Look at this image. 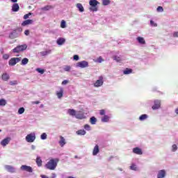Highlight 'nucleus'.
I'll return each instance as SVG.
<instances>
[{"label":"nucleus","instance_id":"nucleus-1","mask_svg":"<svg viewBox=\"0 0 178 178\" xmlns=\"http://www.w3.org/2000/svg\"><path fill=\"white\" fill-rule=\"evenodd\" d=\"M58 162H59L58 159H52L45 165L47 169H49V170H55L56 166H58Z\"/></svg>","mask_w":178,"mask_h":178},{"label":"nucleus","instance_id":"nucleus-2","mask_svg":"<svg viewBox=\"0 0 178 178\" xmlns=\"http://www.w3.org/2000/svg\"><path fill=\"white\" fill-rule=\"evenodd\" d=\"M22 31H23V29L22 28H17V29L13 30L9 34V38H11V40L17 38V37H19V35H21Z\"/></svg>","mask_w":178,"mask_h":178},{"label":"nucleus","instance_id":"nucleus-3","mask_svg":"<svg viewBox=\"0 0 178 178\" xmlns=\"http://www.w3.org/2000/svg\"><path fill=\"white\" fill-rule=\"evenodd\" d=\"M27 49V44H24L22 45H18L15 48L13 49V52L14 54H20V52H23Z\"/></svg>","mask_w":178,"mask_h":178},{"label":"nucleus","instance_id":"nucleus-4","mask_svg":"<svg viewBox=\"0 0 178 178\" xmlns=\"http://www.w3.org/2000/svg\"><path fill=\"white\" fill-rule=\"evenodd\" d=\"M99 4V2L97 0H90L89 1V5L92 7L90 8V10L92 12H97L98 10V8H97V5Z\"/></svg>","mask_w":178,"mask_h":178},{"label":"nucleus","instance_id":"nucleus-5","mask_svg":"<svg viewBox=\"0 0 178 178\" xmlns=\"http://www.w3.org/2000/svg\"><path fill=\"white\" fill-rule=\"evenodd\" d=\"M26 141H27V143H34V141H35V133L33 132L28 134L26 136Z\"/></svg>","mask_w":178,"mask_h":178},{"label":"nucleus","instance_id":"nucleus-6","mask_svg":"<svg viewBox=\"0 0 178 178\" xmlns=\"http://www.w3.org/2000/svg\"><path fill=\"white\" fill-rule=\"evenodd\" d=\"M20 60H22V57H19V58H12L8 61V65L10 66H15V65H16V63H19V62H20Z\"/></svg>","mask_w":178,"mask_h":178},{"label":"nucleus","instance_id":"nucleus-7","mask_svg":"<svg viewBox=\"0 0 178 178\" xmlns=\"http://www.w3.org/2000/svg\"><path fill=\"white\" fill-rule=\"evenodd\" d=\"M76 67H81V69H84L85 67H88V62L86 60L78 62L76 65Z\"/></svg>","mask_w":178,"mask_h":178},{"label":"nucleus","instance_id":"nucleus-8","mask_svg":"<svg viewBox=\"0 0 178 178\" xmlns=\"http://www.w3.org/2000/svg\"><path fill=\"white\" fill-rule=\"evenodd\" d=\"M104 85V76H99V79L95 81L94 83L95 87H101Z\"/></svg>","mask_w":178,"mask_h":178},{"label":"nucleus","instance_id":"nucleus-9","mask_svg":"<svg viewBox=\"0 0 178 178\" xmlns=\"http://www.w3.org/2000/svg\"><path fill=\"white\" fill-rule=\"evenodd\" d=\"M21 170H24L25 172H29V173H33V168L29 165H22L20 168Z\"/></svg>","mask_w":178,"mask_h":178},{"label":"nucleus","instance_id":"nucleus-10","mask_svg":"<svg viewBox=\"0 0 178 178\" xmlns=\"http://www.w3.org/2000/svg\"><path fill=\"white\" fill-rule=\"evenodd\" d=\"M152 108L153 110L159 109V108H161V101L155 100L154 101V104L152 106Z\"/></svg>","mask_w":178,"mask_h":178},{"label":"nucleus","instance_id":"nucleus-11","mask_svg":"<svg viewBox=\"0 0 178 178\" xmlns=\"http://www.w3.org/2000/svg\"><path fill=\"white\" fill-rule=\"evenodd\" d=\"M166 176V171L165 170H159L157 174V178H163Z\"/></svg>","mask_w":178,"mask_h":178},{"label":"nucleus","instance_id":"nucleus-12","mask_svg":"<svg viewBox=\"0 0 178 178\" xmlns=\"http://www.w3.org/2000/svg\"><path fill=\"white\" fill-rule=\"evenodd\" d=\"M33 23H34L33 19H26L22 23V26L24 27L26 26H29V24H33Z\"/></svg>","mask_w":178,"mask_h":178},{"label":"nucleus","instance_id":"nucleus-13","mask_svg":"<svg viewBox=\"0 0 178 178\" xmlns=\"http://www.w3.org/2000/svg\"><path fill=\"white\" fill-rule=\"evenodd\" d=\"M5 168L6 169V170H8V172H10V173H15V172H16V169H15L13 166L11 165H5Z\"/></svg>","mask_w":178,"mask_h":178},{"label":"nucleus","instance_id":"nucleus-14","mask_svg":"<svg viewBox=\"0 0 178 178\" xmlns=\"http://www.w3.org/2000/svg\"><path fill=\"white\" fill-rule=\"evenodd\" d=\"M58 143L60 144V147L65 146V145L66 144V140L65 139V138H63V136H60V140Z\"/></svg>","mask_w":178,"mask_h":178},{"label":"nucleus","instance_id":"nucleus-15","mask_svg":"<svg viewBox=\"0 0 178 178\" xmlns=\"http://www.w3.org/2000/svg\"><path fill=\"white\" fill-rule=\"evenodd\" d=\"M133 152L137 154V155H143V150L138 147H135L133 149Z\"/></svg>","mask_w":178,"mask_h":178},{"label":"nucleus","instance_id":"nucleus-16","mask_svg":"<svg viewBox=\"0 0 178 178\" xmlns=\"http://www.w3.org/2000/svg\"><path fill=\"white\" fill-rule=\"evenodd\" d=\"M9 141H10V138H6L1 141V144L3 147H5L9 144Z\"/></svg>","mask_w":178,"mask_h":178},{"label":"nucleus","instance_id":"nucleus-17","mask_svg":"<svg viewBox=\"0 0 178 178\" xmlns=\"http://www.w3.org/2000/svg\"><path fill=\"white\" fill-rule=\"evenodd\" d=\"M75 118L76 119H86V115H84V113L79 112L76 113V115H75Z\"/></svg>","mask_w":178,"mask_h":178},{"label":"nucleus","instance_id":"nucleus-18","mask_svg":"<svg viewBox=\"0 0 178 178\" xmlns=\"http://www.w3.org/2000/svg\"><path fill=\"white\" fill-rule=\"evenodd\" d=\"M58 45H63L65 42H66V40L63 38H60L56 41Z\"/></svg>","mask_w":178,"mask_h":178},{"label":"nucleus","instance_id":"nucleus-19","mask_svg":"<svg viewBox=\"0 0 178 178\" xmlns=\"http://www.w3.org/2000/svg\"><path fill=\"white\" fill-rule=\"evenodd\" d=\"M19 9H20V7L19 6V4L14 3L12 6V10L13 12H19Z\"/></svg>","mask_w":178,"mask_h":178},{"label":"nucleus","instance_id":"nucleus-20","mask_svg":"<svg viewBox=\"0 0 178 178\" xmlns=\"http://www.w3.org/2000/svg\"><path fill=\"white\" fill-rule=\"evenodd\" d=\"M98 152H99V146H98V145H96L93 149L92 155H97Z\"/></svg>","mask_w":178,"mask_h":178},{"label":"nucleus","instance_id":"nucleus-21","mask_svg":"<svg viewBox=\"0 0 178 178\" xmlns=\"http://www.w3.org/2000/svg\"><path fill=\"white\" fill-rule=\"evenodd\" d=\"M138 42H139V44H141L142 45H145V40L144 39V38L143 37H138L136 38Z\"/></svg>","mask_w":178,"mask_h":178},{"label":"nucleus","instance_id":"nucleus-22","mask_svg":"<svg viewBox=\"0 0 178 178\" xmlns=\"http://www.w3.org/2000/svg\"><path fill=\"white\" fill-rule=\"evenodd\" d=\"M1 79L3 80V81H8V80L10 79V76L7 73H4L2 74Z\"/></svg>","mask_w":178,"mask_h":178},{"label":"nucleus","instance_id":"nucleus-23","mask_svg":"<svg viewBox=\"0 0 178 178\" xmlns=\"http://www.w3.org/2000/svg\"><path fill=\"white\" fill-rule=\"evenodd\" d=\"M56 95L58 97V98L60 99L62 98V97H63V88H60V91L56 92Z\"/></svg>","mask_w":178,"mask_h":178},{"label":"nucleus","instance_id":"nucleus-24","mask_svg":"<svg viewBox=\"0 0 178 178\" xmlns=\"http://www.w3.org/2000/svg\"><path fill=\"white\" fill-rule=\"evenodd\" d=\"M67 113H69V115H70V116H76V110L74 109H68L67 110Z\"/></svg>","mask_w":178,"mask_h":178},{"label":"nucleus","instance_id":"nucleus-25","mask_svg":"<svg viewBox=\"0 0 178 178\" xmlns=\"http://www.w3.org/2000/svg\"><path fill=\"white\" fill-rule=\"evenodd\" d=\"M76 8L79 9V12H84V7H83V5L80 3H78L76 4Z\"/></svg>","mask_w":178,"mask_h":178},{"label":"nucleus","instance_id":"nucleus-26","mask_svg":"<svg viewBox=\"0 0 178 178\" xmlns=\"http://www.w3.org/2000/svg\"><path fill=\"white\" fill-rule=\"evenodd\" d=\"M36 163L38 166H42V160H41V157L38 156L36 158Z\"/></svg>","mask_w":178,"mask_h":178},{"label":"nucleus","instance_id":"nucleus-27","mask_svg":"<svg viewBox=\"0 0 178 178\" xmlns=\"http://www.w3.org/2000/svg\"><path fill=\"white\" fill-rule=\"evenodd\" d=\"M51 50H46L44 51H41L40 55H42V56H47V55H49V54H51Z\"/></svg>","mask_w":178,"mask_h":178},{"label":"nucleus","instance_id":"nucleus-28","mask_svg":"<svg viewBox=\"0 0 178 178\" xmlns=\"http://www.w3.org/2000/svg\"><path fill=\"white\" fill-rule=\"evenodd\" d=\"M76 134H78V136H85L86 131L83 129H80L76 131Z\"/></svg>","mask_w":178,"mask_h":178},{"label":"nucleus","instance_id":"nucleus-29","mask_svg":"<svg viewBox=\"0 0 178 178\" xmlns=\"http://www.w3.org/2000/svg\"><path fill=\"white\" fill-rule=\"evenodd\" d=\"M27 63H29V58H24L22 60L21 65H27Z\"/></svg>","mask_w":178,"mask_h":178},{"label":"nucleus","instance_id":"nucleus-30","mask_svg":"<svg viewBox=\"0 0 178 178\" xmlns=\"http://www.w3.org/2000/svg\"><path fill=\"white\" fill-rule=\"evenodd\" d=\"M113 59L117 62H122V57L121 56H114L113 57Z\"/></svg>","mask_w":178,"mask_h":178},{"label":"nucleus","instance_id":"nucleus-31","mask_svg":"<svg viewBox=\"0 0 178 178\" xmlns=\"http://www.w3.org/2000/svg\"><path fill=\"white\" fill-rule=\"evenodd\" d=\"M132 72H133V70L127 68L126 70H124L123 73L124 74H130V73H132Z\"/></svg>","mask_w":178,"mask_h":178},{"label":"nucleus","instance_id":"nucleus-32","mask_svg":"<svg viewBox=\"0 0 178 178\" xmlns=\"http://www.w3.org/2000/svg\"><path fill=\"white\" fill-rule=\"evenodd\" d=\"M54 7L52 6H46L42 8V10H50V9H53Z\"/></svg>","mask_w":178,"mask_h":178},{"label":"nucleus","instance_id":"nucleus-33","mask_svg":"<svg viewBox=\"0 0 178 178\" xmlns=\"http://www.w3.org/2000/svg\"><path fill=\"white\" fill-rule=\"evenodd\" d=\"M102 122H109V116H108V115H104V116L102 118Z\"/></svg>","mask_w":178,"mask_h":178},{"label":"nucleus","instance_id":"nucleus-34","mask_svg":"<svg viewBox=\"0 0 178 178\" xmlns=\"http://www.w3.org/2000/svg\"><path fill=\"white\" fill-rule=\"evenodd\" d=\"M147 118H148V115L147 114H143L140 116L139 120H141V121L145 120V119H147Z\"/></svg>","mask_w":178,"mask_h":178},{"label":"nucleus","instance_id":"nucleus-35","mask_svg":"<svg viewBox=\"0 0 178 178\" xmlns=\"http://www.w3.org/2000/svg\"><path fill=\"white\" fill-rule=\"evenodd\" d=\"M90 122L91 124H95V123H97V118H95V117H92L90 118Z\"/></svg>","mask_w":178,"mask_h":178},{"label":"nucleus","instance_id":"nucleus-36","mask_svg":"<svg viewBox=\"0 0 178 178\" xmlns=\"http://www.w3.org/2000/svg\"><path fill=\"white\" fill-rule=\"evenodd\" d=\"M61 29H66V21L62 20L60 23Z\"/></svg>","mask_w":178,"mask_h":178},{"label":"nucleus","instance_id":"nucleus-37","mask_svg":"<svg viewBox=\"0 0 178 178\" xmlns=\"http://www.w3.org/2000/svg\"><path fill=\"white\" fill-rule=\"evenodd\" d=\"M102 3H103L104 6H106L109 5V3H111V1L102 0Z\"/></svg>","mask_w":178,"mask_h":178},{"label":"nucleus","instance_id":"nucleus-38","mask_svg":"<svg viewBox=\"0 0 178 178\" xmlns=\"http://www.w3.org/2000/svg\"><path fill=\"white\" fill-rule=\"evenodd\" d=\"M5 105H6V100L3 99H0V106H5Z\"/></svg>","mask_w":178,"mask_h":178},{"label":"nucleus","instance_id":"nucleus-39","mask_svg":"<svg viewBox=\"0 0 178 178\" xmlns=\"http://www.w3.org/2000/svg\"><path fill=\"white\" fill-rule=\"evenodd\" d=\"M70 69H72V67H70V65H65L64 67L65 72H70Z\"/></svg>","mask_w":178,"mask_h":178},{"label":"nucleus","instance_id":"nucleus-40","mask_svg":"<svg viewBox=\"0 0 178 178\" xmlns=\"http://www.w3.org/2000/svg\"><path fill=\"white\" fill-rule=\"evenodd\" d=\"M19 115H22V113H24V108L21 107L18 110Z\"/></svg>","mask_w":178,"mask_h":178},{"label":"nucleus","instance_id":"nucleus-41","mask_svg":"<svg viewBox=\"0 0 178 178\" xmlns=\"http://www.w3.org/2000/svg\"><path fill=\"white\" fill-rule=\"evenodd\" d=\"M130 169L131 170H137V166L136 165V164H132L131 166H130Z\"/></svg>","mask_w":178,"mask_h":178},{"label":"nucleus","instance_id":"nucleus-42","mask_svg":"<svg viewBox=\"0 0 178 178\" xmlns=\"http://www.w3.org/2000/svg\"><path fill=\"white\" fill-rule=\"evenodd\" d=\"M36 72H38V73H40V74H44V70L41 68H37Z\"/></svg>","mask_w":178,"mask_h":178},{"label":"nucleus","instance_id":"nucleus-43","mask_svg":"<svg viewBox=\"0 0 178 178\" xmlns=\"http://www.w3.org/2000/svg\"><path fill=\"white\" fill-rule=\"evenodd\" d=\"M41 140H47V134L43 133L40 136Z\"/></svg>","mask_w":178,"mask_h":178},{"label":"nucleus","instance_id":"nucleus-44","mask_svg":"<svg viewBox=\"0 0 178 178\" xmlns=\"http://www.w3.org/2000/svg\"><path fill=\"white\" fill-rule=\"evenodd\" d=\"M84 129L90 131V130H91V127H90V125L86 124L84 125Z\"/></svg>","mask_w":178,"mask_h":178},{"label":"nucleus","instance_id":"nucleus-45","mask_svg":"<svg viewBox=\"0 0 178 178\" xmlns=\"http://www.w3.org/2000/svg\"><path fill=\"white\" fill-rule=\"evenodd\" d=\"M31 16V13H29L28 14H26L24 16V20H27V19H29V17Z\"/></svg>","mask_w":178,"mask_h":178},{"label":"nucleus","instance_id":"nucleus-46","mask_svg":"<svg viewBox=\"0 0 178 178\" xmlns=\"http://www.w3.org/2000/svg\"><path fill=\"white\" fill-rule=\"evenodd\" d=\"M150 24H151V26H152V27H156V26H158L157 24H156V23H155L154 21H152V20H151L150 21Z\"/></svg>","mask_w":178,"mask_h":178},{"label":"nucleus","instance_id":"nucleus-47","mask_svg":"<svg viewBox=\"0 0 178 178\" xmlns=\"http://www.w3.org/2000/svg\"><path fill=\"white\" fill-rule=\"evenodd\" d=\"M157 12H163V8L162 6H159L157 8Z\"/></svg>","mask_w":178,"mask_h":178},{"label":"nucleus","instance_id":"nucleus-48","mask_svg":"<svg viewBox=\"0 0 178 178\" xmlns=\"http://www.w3.org/2000/svg\"><path fill=\"white\" fill-rule=\"evenodd\" d=\"M10 86H16L17 84V81H10Z\"/></svg>","mask_w":178,"mask_h":178},{"label":"nucleus","instance_id":"nucleus-49","mask_svg":"<svg viewBox=\"0 0 178 178\" xmlns=\"http://www.w3.org/2000/svg\"><path fill=\"white\" fill-rule=\"evenodd\" d=\"M67 83H69V81H67V80H64V81H63V82H62V85H63V86H66V84H67Z\"/></svg>","mask_w":178,"mask_h":178},{"label":"nucleus","instance_id":"nucleus-50","mask_svg":"<svg viewBox=\"0 0 178 178\" xmlns=\"http://www.w3.org/2000/svg\"><path fill=\"white\" fill-rule=\"evenodd\" d=\"M3 59H9V56H8V54H3Z\"/></svg>","mask_w":178,"mask_h":178},{"label":"nucleus","instance_id":"nucleus-51","mask_svg":"<svg viewBox=\"0 0 178 178\" xmlns=\"http://www.w3.org/2000/svg\"><path fill=\"white\" fill-rule=\"evenodd\" d=\"M177 149V145H172V151H176Z\"/></svg>","mask_w":178,"mask_h":178},{"label":"nucleus","instance_id":"nucleus-52","mask_svg":"<svg viewBox=\"0 0 178 178\" xmlns=\"http://www.w3.org/2000/svg\"><path fill=\"white\" fill-rule=\"evenodd\" d=\"M24 34H25V35H30V31L26 30V31H24Z\"/></svg>","mask_w":178,"mask_h":178},{"label":"nucleus","instance_id":"nucleus-53","mask_svg":"<svg viewBox=\"0 0 178 178\" xmlns=\"http://www.w3.org/2000/svg\"><path fill=\"white\" fill-rule=\"evenodd\" d=\"M99 113L101 115H105V110H100Z\"/></svg>","mask_w":178,"mask_h":178},{"label":"nucleus","instance_id":"nucleus-54","mask_svg":"<svg viewBox=\"0 0 178 178\" xmlns=\"http://www.w3.org/2000/svg\"><path fill=\"white\" fill-rule=\"evenodd\" d=\"M74 60H79V55L74 56Z\"/></svg>","mask_w":178,"mask_h":178},{"label":"nucleus","instance_id":"nucleus-55","mask_svg":"<svg viewBox=\"0 0 178 178\" xmlns=\"http://www.w3.org/2000/svg\"><path fill=\"white\" fill-rule=\"evenodd\" d=\"M173 37H178V32H175L173 33Z\"/></svg>","mask_w":178,"mask_h":178},{"label":"nucleus","instance_id":"nucleus-56","mask_svg":"<svg viewBox=\"0 0 178 178\" xmlns=\"http://www.w3.org/2000/svg\"><path fill=\"white\" fill-rule=\"evenodd\" d=\"M32 104H35V105H38V104H40V102H38V101L33 102Z\"/></svg>","mask_w":178,"mask_h":178},{"label":"nucleus","instance_id":"nucleus-57","mask_svg":"<svg viewBox=\"0 0 178 178\" xmlns=\"http://www.w3.org/2000/svg\"><path fill=\"white\" fill-rule=\"evenodd\" d=\"M56 174L52 173L51 174V178H56Z\"/></svg>","mask_w":178,"mask_h":178},{"label":"nucleus","instance_id":"nucleus-58","mask_svg":"<svg viewBox=\"0 0 178 178\" xmlns=\"http://www.w3.org/2000/svg\"><path fill=\"white\" fill-rule=\"evenodd\" d=\"M98 62H99V63H101V62H102V57H99L98 58Z\"/></svg>","mask_w":178,"mask_h":178},{"label":"nucleus","instance_id":"nucleus-59","mask_svg":"<svg viewBox=\"0 0 178 178\" xmlns=\"http://www.w3.org/2000/svg\"><path fill=\"white\" fill-rule=\"evenodd\" d=\"M42 178H48V177H47L46 175H41Z\"/></svg>","mask_w":178,"mask_h":178},{"label":"nucleus","instance_id":"nucleus-60","mask_svg":"<svg viewBox=\"0 0 178 178\" xmlns=\"http://www.w3.org/2000/svg\"><path fill=\"white\" fill-rule=\"evenodd\" d=\"M31 148H32V149H35V146L32 145Z\"/></svg>","mask_w":178,"mask_h":178},{"label":"nucleus","instance_id":"nucleus-61","mask_svg":"<svg viewBox=\"0 0 178 178\" xmlns=\"http://www.w3.org/2000/svg\"><path fill=\"white\" fill-rule=\"evenodd\" d=\"M11 1L16 3V2H17V0H11Z\"/></svg>","mask_w":178,"mask_h":178},{"label":"nucleus","instance_id":"nucleus-62","mask_svg":"<svg viewBox=\"0 0 178 178\" xmlns=\"http://www.w3.org/2000/svg\"><path fill=\"white\" fill-rule=\"evenodd\" d=\"M75 159H77V158H79L77 156H74Z\"/></svg>","mask_w":178,"mask_h":178},{"label":"nucleus","instance_id":"nucleus-63","mask_svg":"<svg viewBox=\"0 0 178 178\" xmlns=\"http://www.w3.org/2000/svg\"><path fill=\"white\" fill-rule=\"evenodd\" d=\"M41 106V108H43V107H44V105L41 104V106Z\"/></svg>","mask_w":178,"mask_h":178},{"label":"nucleus","instance_id":"nucleus-64","mask_svg":"<svg viewBox=\"0 0 178 178\" xmlns=\"http://www.w3.org/2000/svg\"><path fill=\"white\" fill-rule=\"evenodd\" d=\"M67 178H74V177H68Z\"/></svg>","mask_w":178,"mask_h":178}]
</instances>
